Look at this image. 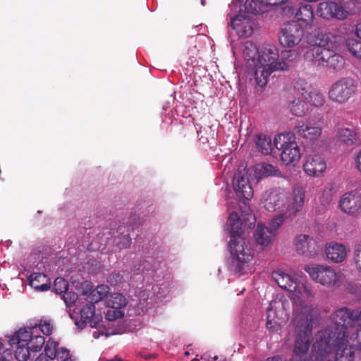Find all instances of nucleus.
<instances>
[{
	"label": "nucleus",
	"instance_id": "1",
	"mask_svg": "<svg viewBox=\"0 0 361 361\" xmlns=\"http://www.w3.org/2000/svg\"><path fill=\"white\" fill-rule=\"evenodd\" d=\"M338 37L331 33L317 32L309 38L311 47L304 54L306 61L313 65L334 70H341L345 66V59L338 53Z\"/></svg>",
	"mask_w": 361,
	"mask_h": 361
},
{
	"label": "nucleus",
	"instance_id": "2",
	"mask_svg": "<svg viewBox=\"0 0 361 361\" xmlns=\"http://www.w3.org/2000/svg\"><path fill=\"white\" fill-rule=\"evenodd\" d=\"M288 63L279 61L278 49L274 45L268 44L259 51L253 71L255 82L259 87H264L268 82V76L272 72L288 70Z\"/></svg>",
	"mask_w": 361,
	"mask_h": 361
},
{
	"label": "nucleus",
	"instance_id": "3",
	"mask_svg": "<svg viewBox=\"0 0 361 361\" xmlns=\"http://www.w3.org/2000/svg\"><path fill=\"white\" fill-rule=\"evenodd\" d=\"M316 316L309 311L297 313L292 320L295 331L296 338L293 346V353L295 357H306L310 345L313 341L312 323Z\"/></svg>",
	"mask_w": 361,
	"mask_h": 361
},
{
	"label": "nucleus",
	"instance_id": "4",
	"mask_svg": "<svg viewBox=\"0 0 361 361\" xmlns=\"http://www.w3.org/2000/svg\"><path fill=\"white\" fill-rule=\"evenodd\" d=\"M331 319L335 325L334 336L357 338L360 328L355 322L361 319V311L358 313L347 307H341L331 314Z\"/></svg>",
	"mask_w": 361,
	"mask_h": 361
},
{
	"label": "nucleus",
	"instance_id": "5",
	"mask_svg": "<svg viewBox=\"0 0 361 361\" xmlns=\"http://www.w3.org/2000/svg\"><path fill=\"white\" fill-rule=\"evenodd\" d=\"M228 250L231 256L229 268L235 273L242 274L245 265L252 259V251L248 241L242 235H232Z\"/></svg>",
	"mask_w": 361,
	"mask_h": 361
},
{
	"label": "nucleus",
	"instance_id": "6",
	"mask_svg": "<svg viewBox=\"0 0 361 361\" xmlns=\"http://www.w3.org/2000/svg\"><path fill=\"white\" fill-rule=\"evenodd\" d=\"M304 270L314 281L326 288L339 287L345 280V276L341 271L328 265H306Z\"/></svg>",
	"mask_w": 361,
	"mask_h": 361
},
{
	"label": "nucleus",
	"instance_id": "7",
	"mask_svg": "<svg viewBox=\"0 0 361 361\" xmlns=\"http://www.w3.org/2000/svg\"><path fill=\"white\" fill-rule=\"evenodd\" d=\"M357 90L355 80L349 77L342 78L332 84L329 91V99L342 104L353 97Z\"/></svg>",
	"mask_w": 361,
	"mask_h": 361
},
{
	"label": "nucleus",
	"instance_id": "8",
	"mask_svg": "<svg viewBox=\"0 0 361 361\" xmlns=\"http://www.w3.org/2000/svg\"><path fill=\"white\" fill-rule=\"evenodd\" d=\"M288 134H279L274 137V145L282 150L281 161L286 165H295L301 157L298 144L294 141H288Z\"/></svg>",
	"mask_w": 361,
	"mask_h": 361
},
{
	"label": "nucleus",
	"instance_id": "9",
	"mask_svg": "<svg viewBox=\"0 0 361 361\" xmlns=\"http://www.w3.org/2000/svg\"><path fill=\"white\" fill-rule=\"evenodd\" d=\"M303 35L302 25L298 22L290 21L283 24L279 32V40L283 47L291 48L301 42Z\"/></svg>",
	"mask_w": 361,
	"mask_h": 361
},
{
	"label": "nucleus",
	"instance_id": "10",
	"mask_svg": "<svg viewBox=\"0 0 361 361\" xmlns=\"http://www.w3.org/2000/svg\"><path fill=\"white\" fill-rule=\"evenodd\" d=\"M333 348L335 351V361H354V341L349 337L334 336Z\"/></svg>",
	"mask_w": 361,
	"mask_h": 361
},
{
	"label": "nucleus",
	"instance_id": "11",
	"mask_svg": "<svg viewBox=\"0 0 361 361\" xmlns=\"http://www.w3.org/2000/svg\"><path fill=\"white\" fill-rule=\"evenodd\" d=\"M233 190L240 200H250L253 196V189L250 185L245 169H238L233 178Z\"/></svg>",
	"mask_w": 361,
	"mask_h": 361
},
{
	"label": "nucleus",
	"instance_id": "12",
	"mask_svg": "<svg viewBox=\"0 0 361 361\" xmlns=\"http://www.w3.org/2000/svg\"><path fill=\"white\" fill-rule=\"evenodd\" d=\"M341 210L350 216L357 215L361 210V194L357 190L344 193L339 200Z\"/></svg>",
	"mask_w": 361,
	"mask_h": 361
},
{
	"label": "nucleus",
	"instance_id": "13",
	"mask_svg": "<svg viewBox=\"0 0 361 361\" xmlns=\"http://www.w3.org/2000/svg\"><path fill=\"white\" fill-rule=\"evenodd\" d=\"M322 127L312 125L309 120L299 121L293 128V133L298 139L305 142H313L322 134Z\"/></svg>",
	"mask_w": 361,
	"mask_h": 361
},
{
	"label": "nucleus",
	"instance_id": "14",
	"mask_svg": "<svg viewBox=\"0 0 361 361\" xmlns=\"http://www.w3.org/2000/svg\"><path fill=\"white\" fill-rule=\"evenodd\" d=\"M294 245L296 252L306 257H313L319 251V247L315 240L308 235L300 234L297 235Z\"/></svg>",
	"mask_w": 361,
	"mask_h": 361
},
{
	"label": "nucleus",
	"instance_id": "15",
	"mask_svg": "<svg viewBox=\"0 0 361 361\" xmlns=\"http://www.w3.org/2000/svg\"><path fill=\"white\" fill-rule=\"evenodd\" d=\"M317 13L324 18H335L344 20L348 15V11L341 4L333 1H324L319 4Z\"/></svg>",
	"mask_w": 361,
	"mask_h": 361
},
{
	"label": "nucleus",
	"instance_id": "16",
	"mask_svg": "<svg viewBox=\"0 0 361 361\" xmlns=\"http://www.w3.org/2000/svg\"><path fill=\"white\" fill-rule=\"evenodd\" d=\"M102 319L100 314L95 313L94 305L88 302L80 310V317L75 320V324L80 329H84L87 325L96 327Z\"/></svg>",
	"mask_w": 361,
	"mask_h": 361
},
{
	"label": "nucleus",
	"instance_id": "17",
	"mask_svg": "<svg viewBox=\"0 0 361 361\" xmlns=\"http://www.w3.org/2000/svg\"><path fill=\"white\" fill-rule=\"evenodd\" d=\"M305 197V190L302 186H295L293 193L288 198L287 204L285 209V214L287 216L295 215L302 210Z\"/></svg>",
	"mask_w": 361,
	"mask_h": 361
},
{
	"label": "nucleus",
	"instance_id": "18",
	"mask_svg": "<svg viewBox=\"0 0 361 361\" xmlns=\"http://www.w3.org/2000/svg\"><path fill=\"white\" fill-rule=\"evenodd\" d=\"M324 160L317 154L309 155L303 164L304 171L310 176L318 177L326 170Z\"/></svg>",
	"mask_w": 361,
	"mask_h": 361
},
{
	"label": "nucleus",
	"instance_id": "19",
	"mask_svg": "<svg viewBox=\"0 0 361 361\" xmlns=\"http://www.w3.org/2000/svg\"><path fill=\"white\" fill-rule=\"evenodd\" d=\"M231 24L240 37L247 38L252 34V22L245 15L238 14L235 16L232 19Z\"/></svg>",
	"mask_w": 361,
	"mask_h": 361
},
{
	"label": "nucleus",
	"instance_id": "20",
	"mask_svg": "<svg viewBox=\"0 0 361 361\" xmlns=\"http://www.w3.org/2000/svg\"><path fill=\"white\" fill-rule=\"evenodd\" d=\"M275 4L274 0H246L244 8L247 13L257 15L268 11Z\"/></svg>",
	"mask_w": 361,
	"mask_h": 361
},
{
	"label": "nucleus",
	"instance_id": "21",
	"mask_svg": "<svg viewBox=\"0 0 361 361\" xmlns=\"http://www.w3.org/2000/svg\"><path fill=\"white\" fill-rule=\"evenodd\" d=\"M272 278L281 289L290 292L296 291L298 283L290 275L278 270L272 273Z\"/></svg>",
	"mask_w": 361,
	"mask_h": 361
},
{
	"label": "nucleus",
	"instance_id": "22",
	"mask_svg": "<svg viewBox=\"0 0 361 361\" xmlns=\"http://www.w3.org/2000/svg\"><path fill=\"white\" fill-rule=\"evenodd\" d=\"M325 252L328 259L335 263L343 262L347 255L345 247L341 243L331 242L326 245Z\"/></svg>",
	"mask_w": 361,
	"mask_h": 361
},
{
	"label": "nucleus",
	"instance_id": "23",
	"mask_svg": "<svg viewBox=\"0 0 361 361\" xmlns=\"http://www.w3.org/2000/svg\"><path fill=\"white\" fill-rule=\"evenodd\" d=\"M27 280L30 286L37 290H47L51 286L50 279L43 273H32L27 278Z\"/></svg>",
	"mask_w": 361,
	"mask_h": 361
},
{
	"label": "nucleus",
	"instance_id": "24",
	"mask_svg": "<svg viewBox=\"0 0 361 361\" xmlns=\"http://www.w3.org/2000/svg\"><path fill=\"white\" fill-rule=\"evenodd\" d=\"M295 17L298 19L297 22L302 23L300 24L302 27H311L314 19L312 6L310 5L301 6L295 13Z\"/></svg>",
	"mask_w": 361,
	"mask_h": 361
},
{
	"label": "nucleus",
	"instance_id": "25",
	"mask_svg": "<svg viewBox=\"0 0 361 361\" xmlns=\"http://www.w3.org/2000/svg\"><path fill=\"white\" fill-rule=\"evenodd\" d=\"M286 198L283 193H279L276 191H271L264 199V208L269 212H274L281 209L283 206V202Z\"/></svg>",
	"mask_w": 361,
	"mask_h": 361
},
{
	"label": "nucleus",
	"instance_id": "26",
	"mask_svg": "<svg viewBox=\"0 0 361 361\" xmlns=\"http://www.w3.org/2000/svg\"><path fill=\"white\" fill-rule=\"evenodd\" d=\"M274 233L262 224L258 223L255 233V238L257 244L267 246L272 240Z\"/></svg>",
	"mask_w": 361,
	"mask_h": 361
},
{
	"label": "nucleus",
	"instance_id": "27",
	"mask_svg": "<svg viewBox=\"0 0 361 361\" xmlns=\"http://www.w3.org/2000/svg\"><path fill=\"white\" fill-rule=\"evenodd\" d=\"M334 336L329 338H320L313 344L314 351L321 357L323 358L329 355L333 348Z\"/></svg>",
	"mask_w": 361,
	"mask_h": 361
},
{
	"label": "nucleus",
	"instance_id": "28",
	"mask_svg": "<svg viewBox=\"0 0 361 361\" xmlns=\"http://www.w3.org/2000/svg\"><path fill=\"white\" fill-rule=\"evenodd\" d=\"M259 51L256 45L251 42H246L243 45V54L245 59L247 61L248 68L253 72L255 64L256 63V56H258Z\"/></svg>",
	"mask_w": 361,
	"mask_h": 361
},
{
	"label": "nucleus",
	"instance_id": "29",
	"mask_svg": "<svg viewBox=\"0 0 361 361\" xmlns=\"http://www.w3.org/2000/svg\"><path fill=\"white\" fill-rule=\"evenodd\" d=\"M110 288L107 285H99L94 289L90 291L87 295V300L89 302L94 305L104 299L107 298L109 293Z\"/></svg>",
	"mask_w": 361,
	"mask_h": 361
},
{
	"label": "nucleus",
	"instance_id": "30",
	"mask_svg": "<svg viewBox=\"0 0 361 361\" xmlns=\"http://www.w3.org/2000/svg\"><path fill=\"white\" fill-rule=\"evenodd\" d=\"M255 144L258 151L263 154H270L273 150V144L271 143V137L264 134L257 135Z\"/></svg>",
	"mask_w": 361,
	"mask_h": 361
},
{
	"label": "nucleus",
	"instance_id": "31",
	"mask_svg": "<svg viewBox=\"0 0 361 361\" xmlns=\"http://www.w3.org/2000/svg\"><path fill=\"white\" fill-rule=\"evenodd\" d=\"M337 136L338 140L346 145H355L357 139L355 130L349 128L339 129Z\"/></svg>",
	"mask_w": 361,
	"mask_h": 361
},
{
	"label": "nucleus",
	"instance_id": "32",
	"mask_svg": "<svg viewBox=\"0 0 361 361\" xmlns=\"http://www.w3.org/2000/svg\"><path fill=\"white\" fill-rule=\"evenodd\" d=\"M106 304L110 308L121 310L126 305L127 301L125 296L122 294L114 293L107 297Z\"/></svg>",
	"mask_w": 361,
	"mask_h": 361
},
{
	"label": "nucleus",
	"instance_id": "33",
	"mask_svg": "<svg viewBox=\"0 0 361 361\" xmlns=\"http://www.w3.org/2000/svg\"><path fill=\"white\" fill-rule=\"evenodd\" d=\"M288 107L291 114L298 117L304 116L308 111L307 103L300 99L290 102Z\"/></svg>",
	"mask_w": 361,
	"mask_h": 361
},
{
	"label": "nucleus",
	"instance_id": "34",
	"mask_svg": "<svg viewBox=\"0 0 361 361\" xmlns=\"http://www.w3.org/2000/svg\"><path fill=\"white\" fill-rule=\"evenodd\" d=\"M228 226L230 227L231 237L235 235H242V223L236 212H231L228 219Z\"/></svg>",
	"mask_w": 361,
	"mask_h": 361
},
{
	"label": "nucleus",
	"instance_id": "35",
	"mask_svg": "<svg viewBox=\"0 0 361 361\" xmlns=\"http://www.w3.org/2000/svg\"><path fill=\"white\" fill-rule=\"evenodd\" d=\"M32 333L30 330L20 329L16 334L10 340V344H23L28 345L32 338Z\"/></svg>",
	"mask_w": 361,
	"mask_h": 361
},
{
	"label": "nucleus",
	"instance_id": "36",
	"mask_svg": "<svg viewBox=\"0 0 361 361\" xmlns=\"http://www.w3.org/2000/svg\"><path fill=\"white\" fill-rule=\"evenodd\" d=\"M304 97L315 107H321L325 102L324 94L316 90L309 91Z\"/></svg>",
	"mask_w": 361,
	"mask_h": 361
},
{
	"label": "nucleus",
	"instance_id": "37",
	"mask_svg": "<svg viewBox=\"0 0 361 361\" xmlns=\"http://www.w3.org/2000/svg\"><path fill=\"white\" fill-rule=\"evenodd\" d=\"M346 44L352 55L361 59V42L355 39H348Z\"/></svg>",
	"mask_w": 361,
	"mask_h": 361
},
{
	"label": "nucleus",
	"instance_id": "38",
	"mask_svg": "<svg viewBox=\"0 0 361 361\" xmlns=\"http://www.w3.org/2000/svg\"><path fill=\"white\" fill-rule=\"evenodd\" d=\"M30 348L27 345L16 344V349L15 350L16 358L18 361H27L30 357Z\"/></svg>",
	"mask_w": 361,
	"mask_h": 361
},
{
	"label": "nucleus",
	"instance_id": "39",
	"mask_svg": "<svg viewBox=\"0 0 361 361\" xmlns=\"http://www.w3.org/2000/svg\"><path fill=\"white\" fill-rule=\"evenodd\" d=\"M59 350V344L54 341H48L44 348V356L47 359L54 360L57 356V353Z\"/></svg>",
	"mask_w": 361,
	"mask_h": 361
},
{
	"label": "nucleus",
	"instance_id": "40",
	"mask_svg": "<svg viewBox=\"0 0 361 361\" xmlns=\"http://www.w3.org/2000/svg\"><path fill=\"white\" fill-rule=\"evenodd\" d=\"M68 282L61 277H57L54 283L53 289L57 294L66 293L68 289Z\"/></svg>",
	"mask_w": 361,
	"mask_h": 361
},
{
	"label": "nucleus",
	"instance_id": "41",
	"mask_svg": "<svg viewBox=\"0 0 361 361\" xmlns=\"http://www.w3.org/2000/svg\"><path fill=\"white\" fill-rule=\"evenodd\" d=\"M44 338L42 336H32L28 347L32 351H39L44 345Z\"/></svg>",
	"mask_w": 361,
	"mask_h": 361
},
{
	"label": "nucleus",
	"instance_id": "42",
	"mask_svg": "<svg viewBox=\"0 0 361 361\" xmlns=\"http://www.w3.org/2000/svg\"><path fill=\"white\" fill-rule=\"evenodd\" d=\"M271 310H268V315L267 317L266 327L270 332H276L281 329V324L276 321L274 318L271 319Z\"/></svg>",
	"mask_w": 361,
	"mask_h": 361
},
{
	"label": "nucleus",
	"instance_id": "43",
	"mask_svg": "<svg viewBox=\"0 0 361 361\" xmlns=\"http://www.w3.org/2000/svg\"><path fill=\"white\" fill-rule=\"evenodd\" d=\"M353 261L357 271L361 273V241L357 242L354 245Z\"/></svg>",
	"mask_w": 361,
	"mask_h": 361
},
{
	"label": "nucleus",
	"instance_id": "44",
	"mask_svg": "<svg viewBox=\"0 0 361 361\" xmlns=\"http://www.w3.org/2000/svg\"><path fill=\"white\" fill-rule=\"evenodd\" d=\"M285 220L284 214H279L274 216L271 221L269 224V227H268L272 233L276 234V230L283 224Z\"/></svg>",
	"mask_w": 361,
	"mask_h": 361
},
{
	"label": "nucleus",
	"instance_id": "45",
	"mask_svg": "<svg viewBox=\"0 0 361 361\" xmlns=\"http://www.w3.org/2000/svg\"><path fill=\"white\" fill-rule=\"evenodd\" d=\"M123 317V313L121 310L110 308L106 313L105 317L109 321H114Z\"/></svg>",
	"mask_w": 361,
	"mask_h": 361
},
{
	"label": "nucleus",
	"instance_id": "46",
	"mask_svg": "<svg viewBox=\"0 0 361 361\" xmlns=\"http://www.w3.org/2000/svg\"><path fill=\"white\" fill-rule=\"evenodd\" d=\"M257 170L259 177L269 176L273 174L274 167L271 164H264L263 165H261L259 169H258Z\"/></svg>",
	"mask_w": 361,
	"mask_h": 361
},
{
	"label": "nucleus",
	"instance_id": "47",
	"mask_svg": "<svg viewBox=\"0 0 361 361\" xmlns=\"http://www.w3.org/2000/svg\"><path fill=\"white\" fill-rule=\"evenodd\" d=\"M130 244L131 238L128 233L119 237L116 241V245L120 249H126L130 247Z\"/></svg>",
	"mask_w": 361,
	"mask_h": 361
},
{
	"label": "nucleus",
	"instance_id": "48",
	"mask_svg": "<svg viewBox=\"0 0 361 361\" xmlns=\"http://www.w3.org/2000/svg\"><path fill=\"white\" fill-rule=\"evenodd\" d=\"M58 361H73L70 354V351L64 348H59L56 358Z\"/></svg>",
	"mask_w": 361,
	"mask_h": 361
},
{
	"label": "nucleus",
	"instance_id": "49",
	"mask_svg": "<svg viewBox=\"0 0 361 361\" xmlns=\"http://www.w3.org/2000/svg\"><path fill=\"white\" fill-rule=\"evenodd\" d=\"M295 88L303 96L305 97L306 94L309 92L307 82L305 80L299 79L295 82Z\"/></svg>",
	"mask_w": 361,
	"mask_h": 361
},
{
	"label": "nucleus",
	"instance_id": "50",
	"mask_svg": "<svg viewBox=\"0 0 361 361\" xmlns=\"http://www.w3.org/2000/svg\"><path fill=\"white\" fill-rule=\"evenodd\" d=\"M63 300L68 307H71L78 299V295L73 292H66L63 295Z\"/></svg>",
	"mask_w": 361,
	"mask_h": 361
},
{
	"label": "nucleus",
	"instance_id": "51",
	"mask_svg": "<svg viewBox=\"0 0 361 361\" xmlns=\"http://www.w3.org/2000/svg\"><path fill=\"white\" fill-rule=\"evenodd\" d=\"M39 329L41 331L47 336L50 335L52 333V326L51 324L47 322H40L39 324Z\"/></svg>",
	"mask_w": 361,
	"mask_h": 361
},
{
	"label": "nucleus",
	"instance_id": "52",
	"mask_svg": "<svg viewBox=\"0 0 361 361\" xmlns=\"http://www.w3.org/2000/svg\"><path fill=\"white\" fill-rule=\"evenodd\" d=\"M281 13L283 15L290 16L294 14L295 10L292 6H285L284 7L282 8Z\"/></svg>",
	"mask_w": 361,
	"mask_h": 361
},
{
	"label": "nucleus",
	"instance_id": "53",
	"mask_svg": "<svg viewBox=\"0 0 361 361\" xmlns=\"http://www.w3.org/2000/svg\"><path fill=\"white\" fill-rule=\"evenodd\" d=\"M294 53L292 51H282V59H285L288 60L289 61H292V59H289V58L290 56H292V55Z\"/></svg>",
	"mask_w": 361,
	"mask_h": 361
},
{
	"label": "nucleus",
	"instance_id": "54",
	"mask_svg": "<svg viewBox=\"0 0 361 361\" xmlns=\"http://www.w3.org/2000/svg\"><path fill=\"white\" fill-rule=\"evenodd\" d=\"M356 166L357 169L361 172V151L358 152L356 157Z\"/></svg>",
	"mask_w": 361,
	"mask_h": 361
},
{
	"label": "nucleus",
	"instance_id": "55",
	"mask_svg": "<svg viewBox=\"0 0 361 361\" xmlns=\"http://www.w3.org/2000/svg\"><path fill=\"white\" fill-rule=\"evenodd\" d=\"M141 357H142L145 360H150L152 358H155L157 355L155 354H141Z\"/></svg>",
	"mask_w": 361,
	"mask_h": 361
},
{
	"label": "nucleus",
	"instance_id": "56",
	"mask_svg": "<svg viewBox=\"0 0 361 361\" xmlns=\"http://www.w3.org/2000/svg\"><path fill=\"white\" fill-rule=\"evenodd\" d=\"M355 33H356V35L360 38L361 39V23H358L356 26V30H355Z\"/></svg>",
	"mask_w": 361,
	"mask_h": 361
},
{
	"label": "nucleus",
	"instance_id": "57",
	"mask_svg": "<svg viewBox=\"0 0 361 361\" xmlns=\"http://www.w3.org/2000/svg\"><path fill=\"white\" fill-rule=\"evenodd\" d=\"M49 359L44 356L43 353H41L35 360V361H48Z\"/></svg>",
	"mask_w": 361,
	"mask_h": 361
},
{
	"label": "nucleus",
	"instance_id": "58",
	"mask_svg": "<svg viewBox=\"0 0 361 361\" xmlns=\"http://www.w3.org/2000/svg\"><path fill=\"white\" fill-rule=\"evenodd\" d=\"M111 277H116V282L121 281L122 279V276H121L120 274H111L109 277L111 280Z\"/></svg>",
	"mask_w": 361,
	"mask_h": 361
},
{
	"label": "nucleus",
	"instance_id": "59",
	"mask_svg": "<svg viewBox=\"0 0 361 361\" xmlns=\"http://www.w3.org/2000/svg\"><path fill=\"white\" fill-rule=\"evenodd\" d=\"M288 0H274L276 1V4L274 6L283 5L286 4Z\"/></svg>",
	"mask_w": 361,
	"mask_h": 361
},
{
	"label": "nucleus",
	"instance_id": "60",
	"mask_svg": "<svg viewBox=\"0 0 361 361\" xmlns=\"http://www.w3.org/2000/svg\"><path fill=\"white\" fill-rule=\"evenodd\" d=\"M267 361H282V359L278 356L268 358Z\"/></svg>",
	"mask_w": 361,
	"mask_h": 361
},
{
	"label": "nucleus",
	"instance_id": "61",
	"mask_svg": "<svg viewBox=\"0 0 361 361\" xmlns=\"http://www.w3.org/2000/svg\"><path fill=\"white\" fill-rule=\"evenodd\" d=\"M101 361H122V360L120 358H118L116 357L111 360L102 359V360H101Z\"/></svg>",
	"mask_w": 361,
	"mask_h": 361
},
{
	"label": "nucleus",
	"instance_id": "62",
	"mask_svg": "<svg viewBox=\"0 0 361 361\" xmlns=\"http://www.w3.org/2000/svg\"><path fill=\"white\" fill-rule=\"evenodd\" d=\"M293 361H310V360H307V359H306V357H305V358H303V357H302V358H298V357H295L293 359Z\"/></svg>",
	"mask_w": 361,
	"mask_h": 361
},
{
	"label": "nucleus",
	"instance_id": "63",
	"mask_svg": "<svg viewBox=\"0 0 361 361\" xmlns=\"http://www.w3.org/2000/svg\"><path fill=\"white\" fill-rule=\"evenodd\" d=\"M0 361H8V360H6L5 357H0Z\"/></svg>",
	"mask_w": 361,
	"mask_h": 361
},
{
	"label": "nucleus",
	"instance_id": "64",
	"mask_svg": "<svg viewBox=\"0 0 361 361\" xmlns=\"http://www.w3.org/2000/svg\"><path fill=\"white\" fill-rule=\"evenodd\" d=\"M246 209H247V211H245V212H246V214H248L250 212V208L247 207V208H246Z\"/></svg>",
	"mask_w": 361,
	"mask_h": 361
}]
</instances>
